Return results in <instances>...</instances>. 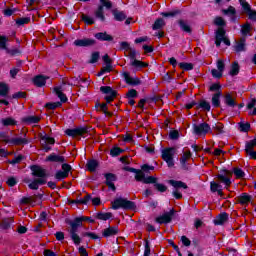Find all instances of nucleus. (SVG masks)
<instances>
[{
	"mask_svg": "<svg viewBox=\"0 0 256 256\" xmlns=\"http://www.w3.org/2000/svg\"><path fill=\"white\" fill-rule=\"evenodd\" d=\"M123 171H128V173H135L134 179L138 183H144V185H153L154 189L159 193H165L167 191V186L165 184H161L157 181L159 179L155 176H145V173L141 170H137L136 168L124 166Z\"/></svg>",
	"mask_w": 256,
	"mask_h": 256,
	"instance_id": "nucleus-1",
	"label": "nucleus"
},
{
	"mask_svg": "<svg viewBox=\"0 0 256 256\" xmlns=\"http://www.w3.org/2000/svg\"><path fill=\"white\" fill-rule=\"evenodd\" d=\"M30 171H32V177L36 178L33 180H31V178L23 179V183H26L29 189L32 191H37L41 185H46L47 177H49V174H47V170H45V168L39 165H31Z\"/></svg>",
	"mask_w": 256,
	"mask_h": 256,
	"instance_id": "nucleus-2",
	"label": "nucleus"
},
{
	"mask_svg": "<svg viewBox=\"0 0 256 256\" xmlns=\"http://www.w3.org/2000/svg\"><path fill=\"white\" fill-rule=\"evenodd\" d=\"M68 236L75 246L81 245L82 237H88L93 241L101 239V237L94 232H88V228L84 226H70V228H68Z\"/></svg>",
	"mask_w": 256,
	"mask_h": 256,
	"instance_id": "nucleus-3",
	"label": "nucleus"
},
{
	"mask_svg": "<svg viewBox=\"0 0 256 256\" xmlns=\"http://www.w3.org/2000/svg\"><path fill=\"white\" fill-rule=\"evenodd\" d=\"M233 172L227 170V168H223L219 170V173L216 175V179H218V195L219 197H223V185L227 187H231V176ZM222 183L223 185H221Z\"/></svg>",
	"mask_w": 256,
	"mask_h": 256,
	"instance_id": "nucleus-4",
	"label": "nucleus"
},
{
	"mask_svg": "<svg viewBox=\"0 0 256 256\" xmlns=\"http://www.w3.org/2000/svg\"><path fill=\"white\" fill-rule=\"evenodd\" d=\"M112 209L117 211L119 209H124V211H135L137 209V204L135 202L127 200L126 198H116L112 203Z\"/></svg>",
	"mask_w": 256,
	"mask_h": 256,
	"instance_id": "nucleus-5",
	"label": "nucleus"
},
{
	"mask_svg": "<svg viewBox=\"0 0 256 256\" xmlns=\"http://www.w3.org/2000/svg\"><path fill=\"white\" fill-rule=\"evenodd\" d=\"M175 153H177V148L175 147H167L162 149L161 157L170 168L175 167Z\"/></svg>",
	"mask_w": 256,
	"mask_h": 256,
	"instance_id": "nucleus-6",
	"label": "nucleus"
},
{
	"mask_svg": "<svg viewBox=\"0 0 256 256\" xmlns=\"http://www.w3.org/2000/svg\"><path fill=\"white\" fill-rule=\"evenodd\" d=\"M89 127L88 126H78L76 128H68L64 131L65 135L67 137H72V139H75V137H83V135H87L89 133Z\"/></svg>",
	"mask_w": 256,
	"mask_h": 256,
	"instance_id": "nucleus-7",
	"label": "nucleus"
},
{
	"mask_svg": "<svg viewBox=\"0 0 256 256\" xmlns=\"http://www.w3.org/2000/svg\"><path fill=\"white\" fill-rule=\"evenodd\" d=\"M100 92L106 95L104 97L106 104H110L112 101H115V98L118 95L117 90H114L111 86H101Z\"/></svg>",
	"mask_w": 256,
	"mask_h": 256,
	"instance_id": "nucleus-8",
	"label": "nucleus"
},
{
	"mask_svg": "<svg viewBox=\"0 0 256 256\" xmlns=\"http://www.w3.org/2000/svg\"><path fill=\"white\" fill-rule=\"evenodd\" d=\"M175 215H177V212L172 208L170 211L164 212L162 215L158 216L156 218V223L159 225H167V223H171V221H173Z\"/></svg>",
	"mask_w": 256,
	"mask_h": 256,
	"instance_id": "nucleus-9",
	"label": "nucleus"
},
{
	"mask_svg": "<svg viewBox=\"0 0 256 256\" xmlns=\"http://www.w3.org/2000/svg\"><path fill=\"white\" fill-rule=\"evenodd\" d=\"M65 223L67 225H83V223H95V219L89 216H78L74 219L66 218Z\"/></svg>",
	"mask_w": 256,
	"mask_h": 256,
	"instance_id": "nucleus-10",
	"label": "nucleus"
},
{
	"mask_svg": "<svg viewBox=\"0 0 256 256\" xmlns=\"http://www.w3.org/2000/svg\"><path fill=\"white\" fill-rule=\"evenodd\" d=\"M192 127L194 135H207L211 131V126L207 122L193 124Z\"/></svg>",
	"mask_w": 256,
	"mask_h": 256,
	"instance_id": "nucleus-11",
	"label": "nucleus"
},
{
	"mask_svg": "<svg viewBox=\"0 0 256 256\" xmlns=\"http://www.w3.org/2000/svg\"><path fill=\"white\" fill-rule=\"evenodd\" d=\"M122 77L126 83V85H130V87H137L139 85H141V79H139V77H131V73H129L128 71H124L122 73Z\"/></svg>",
	"mask_w": 256,
	"mask_h": 256,
	"instance_id": "nucleus-12",
	"label": "nucleus"
},
{
	"mask_svg": "<svg viewBox=\"0 0 256 256\" xmlns=\"http://www.w3.org/2000/svg\"><path fill=\"white\" fill-rule=\"evenodd\" d=\"M118 233V226H107L103 230H101V237L109 239L118 236Z\"/></svg>",
	"mask_w": 256,
	"mask_h": 256,
	"instance_id": "nucleus-13",
	"label": "nucleus"
},
{
	"mask_svg": "<svg viewBox=\"0 0 256 256\" xmlns=\"http://www.w3.org/2000/svg\"><path fill=\"white\" fill-rule=\"evenodd\" d=\"M105 185L113 192L117 191V187L115 186V181H117V175L111 172L105 173Z\"/></svg>",
	"mask_w": 256,
	"mask_h": 256,
	"instance_id": "nucleus-14",
	"label": "nucleus"
},
{
	"mask_svg": "<svg viewBox=\"0 0 256 256\" xmlns=\"http://www.w3.org/2000/svg\"><path fill=\"white\" fill-rule=\"evenodd\" d=\"M73 45L75 47H94V45H97V40L93 38L76 39Z\"/></svg>",
	"mask_w": 256,
	"mask_h": 256,
	"instance_id": "nucleus-15",
	"label": "nucleus"
},
{
	"mask_svg": "<svg viewBox=\"0 0 256 256\" xmlns=\"http://www.w3.org/2000/svg\"><path fill=\"white\" fill-rule=\"evenodd\" d=\"M177 25L180 31H182V33H186V35H193V27H191V24L189 23V21L184 19H179L177 21Z\"/></svg>",
	"mask_w": 256,
	"mask_h": 256,
	"instance_id": "nucleus-16",
	"label": "nucleus"
},
{
	"mask_svg": "<svg viewBox=\"0 0 256 256\" xmlns=\"http://www.w3.org/2000/svg\"><path fill=\"white\" fill-rule=\"evenodd\" d=\"M27 134H24V137H16L12 139H6L4 140L5 143H8L10 145H29V140L26 138Z\"/></svg>",
	"mask_w": 256,
	"mask_h": 256,
	"instance_id": "nucleus-17",
	"label": "nucleus"
},
{
	"mask_svg": "<svg viewBox=\"0 0 256 256\" xmlns=\"http://www.w3.org/2000/svg\"><path fill=\"white\" fill-rule=\"evenodd\" d=\"M47 79H49V76L39 74L32 79V83L36 87H45V85H47Z\"/></svg>",
	"mask_w": 256,
	"mask_h": 256,
	"instance_id": "nucleus-18",
	"label": "nucleus"
},
{
	"mask_svg": "<svg viewBox=\"0 0 256 256\" xmlns=\"http://www.w3.org/2000/svg\"><path fill=\"white\" fill-rule=\"evenodd\" d=\"M47 163H66L65 156L58 155L56 153H51L46 157Z\"/></svg>",
	"mask_w": 256,
	"mask_h": 256,
	"instance_id": "nucleus-19",
	"label": "nucleus"
},
{
	"mask_svg": "<svg viewBox=\"0 0 256 256\" xmlns=\"http://www.w3.org/2000/svg\"><path fill=\"white\" fill-rule=\"evenodd\" d=\"M54 92L57 95L58 99H60L61 106L63 105V103H67V101H69L67 95L63 93V86L55 87Z\"/></svg>",
	"mask_w": 256,
	"mask_h": 256,
	"instance_id": "nucleus-20",
	"label": "nucleus"
},
{
	"mask_svg": "<svg viewBox=\"0 0 256 256\" xmlns=\"http://www.w3.org/2000/svg\"><path fill=\"white\" fill-rule=\"evenodd\" d=\"M229 221V214L227 212L220 213L214 220V225H225Z\"/></svg>",
	"mask_w": 256,
	"mask_h": 256,
	"instance_id": "nucleus-21",
	"label": "nucleus"
},
{
	"mask_svg": "<svg viewBox=\"0 0 256 256\" xmlns=\"http://www.w3.org/2000/svg\"><path fill=\"white\" fill-rule=\"evenodd\" d=\"M24 125H35L41 121V117L39 116H26L21 119Z\"/></svg>",
	"mask_w": 256,
	"mask_h": 256,
	"instance_id": "nucleus-22",
	"label": "nucleus"
},
{
	"mask_svg": "<svg viewBox=\"0 0 256 256\" xmlns=\"http://www.w3.org/2000/svg\"><path fill=\"white\" fill-rule=\"evenodd\" d=\"M94 37L95 39H97V41H113V36H111L107 32H97L94 34Z\"/></svg>",
	"mask_w": 256,
	"mask_h": 256,
	"instance_id": "nucleus-23",
	"label": "nucleus"
},
{
	"mask_svg": "<svg viewBox=\"0 0 256 256\" xmlns=\"http://www.w3.org/2000/svg\"><path fill=\"white\" fill-rule=\"evenodd\" d=\"M221 95H223L221 91H218L212 95L211 103L214 109H218V107H221Z\"/></svg>",
	"mask_w": 256,
	"mask_h": 256,
	"instance_id": "nucleus-24",
	"label": "nucleus"
},
{
	"mask_svg": "<svg viewBox=\"0 0 256 256\" xmlns=\"http://www.w3.org/2000/svg\"><path fill=\"white\" fill-rule=\"evenodd\" d=\"M0 123L2 127H15V125H17V120L10 116L6 118H1Z\"/></svg>",
	"mask_w": 256,
	"mask_h": 256,
	"instance_id": "nucleus-25",
	"label": "nucleus"
},
{
	"mask_svg": "<svg viewBox=\"0 0 256 256\" xmlns=\"http://www.w3.org/2000/svg\"><path fill=\"white\" fill-rule=\"evenodd\" d=\"M253 199V196L249 195L248 193H242L237 200V203L240 205H249Z\"/></svg>",
	"mask_w": 256,
	"mask_h": 256,
	"instance_id": "nucleus-26",
	"label": "nucleus"
},
{
	"mask_svg": "<svg viewBox=\"0 0 256 256\" xmlns=\"http://www.w3.org/2000/svg\"><path fill=\"white\" fill-rule=\"evenodd\" d=\"M97 167H99V161L95 159H90L87 161L86 169L90 173H95V171H97Z\"/></svg>",
	"mask_w": 256,
	"mask_h": 256,
	"instance_id": "nucleus-27",
	"label": "nucleus"
},
{
	"mask_svg": "<svg viewBox=\"0 0 256 256\" xmlns=\"http://www.w3.org/2000/svg\"><path fill=\"white\" fill-rule=\"evenodd\" d=\"M95 219L99 221H109V219H113V213L111 212H97L95 214Z\"/></svg>",
	"mask_w": 256,
	"mask_h": 256,
	"instance_id": "nucleus-28",
	"label": "nucleus"
},
{
	"mask_svg": "<svg viewBox=\"0 0 256 256\" xmlns=\"http://www.w3.org/2000/svg\"><path fill=\"white\" fill-rule=\"evenodd\" d=\"M169 185L174 187V189H189V186L181 180H169Z\"/></svg>",
	"mask_w": 256,
	"mask_h": 256,
	"instance_id": "nucleus-29",
	"label": "nucleus"
},
{
	"mask_svg": "<svg viewBox=\"0 0 256 256\" xmlns=\"http://www.w3.org/2000/svg\"><path fill=\"white\" fill-rule=\"evenodd\" d=\"M224 103L226 107H231V109L237 107V102L234 100L233 96L230 93L224 96Z\"/></svg>",
	"mask_w": 256,
	"mask_h": 256,
	"instance_id": "nucleus-30",
	"label": "nucleus"
},
{
	"mask_svg": "<svg viewBox=\"0 0 256 256\" xmlns=\"http://www.w3.org/2000/svg\"><path fill=\"white\" fill-rule=\"evenodd\" d=\"M182 14H183V10L175 8V9L169 11V12H162V13H161V16H162V17H171V18H174V17H179V16H181Z\"/></svg>",
	"mask_w": 256,
	"mask_h": 256,
	"instance_id": "nucleus-31",
	"label": "nucleus"
},
{
	"mask_svg": "<svg viewBox=\"0 0 256 256\" xmlns=\"http://www.w3.org/2000/svg\"><path fill=\"white\" fill-rule=\"evenodd\" d=\"M202 109V111H207V113H209V111H211V103H209V101L202 99L199 101V103H197V110Z\"/></svg>",
	"mask_w": 256,
	"mask_h": 256,
	"instance_id": "nucleus-32",
	"label": "nucleus"
},
{
	"mask_svg": "<svg viewBox=\"0 0 256 256\" xmlns=\"http://www.w3.org/2000/svg\"><path fill=\"white\" fill-rule=\"evenodd\" d=\"M9 91H11V88L8 86L5 82H0V95L1 97H6L9 99Z\"/></svg>",
	"mask_w": 256,
	"mask_h": 256,
	"instance_id": "nucleus-33",
	"label": "nucleus"
},
{
	"mask_svg": "<svg viewBox=\"0 0 256 256\" xmlns=\"http://www.w3.org/2000/svg\"><path fill=\"white\" fill-rule=\"evenodd\" d=\"M113 17L116 21H125V19H127V14H125V12L123 11H119V10H113L112 11Z\"/></svg>",
	"mask_w": 256,
	"mask_h": 256,
	"instance_id": "nucleus-34",
	"label": "nucleus"
},
{
	"mask_svg": "<svg viewBox=\"0 0 256 256\" xmlns=\"http://www.w3.org/2000/svg\"><path fill=\"white\" fill-rule=\"evenodd\" d=\"M131 67H135V69H145L149 67V63L143 62L141 60H134L130 62Z\"/></svg>",
	"mask_w": 256,
	"mask_h": 256,
	"instance_id": "nucleus-35",
	"label": "nucleus"
},
{
	"mask_svg": "<svg viewBox=\"0 0 256 256\" xmlns=\"http://www.w3.org/2000/svg\"><path fill=\"white\" fill-rule=\"evenodd\" d=\"M239 71H241V67L239 66V62H233L232 65H231L229 75H231V77H236V75H239Z\"/></svg>",
	"mask_w": 256,
	"mask_h": 256,
	"instance_id": "nucleus-36",
	"label": "nucleus"
},
{
	"mask_svg": "<svg viewBox=\"0 0 256 256\" xmlns=\"http://www.w3.org/2000/svg\"><path fill=\"white\" fill-rule=\"evenodd\" d=\"M163 27H165V20H163V18L156 19L152 25L153 31H159V29H163Z\"/></svg>",
	"mask_w": 256,
	"mask_h": 256,
	"instance_id": "nucleus-37",
	"label": "nucleus"
},
{
	"mask_svg": "<svg viewBox=\"0 0 256 256\" xmlns=\"http://www.w3.org/2000/svg\"><path fill=\"white\" fill-rule=\"evenodd\" d=\"M239 131L241 133H249L251 129V123L249 122H239L238 123Z\"/></svg>",
	"mask_w": 256,
	"mask_h": 256,
	"instance_id": "nucleus-38",
	"label": "nucleus"
},
{
	"mask_svg": "<svg viewBox=\"0 0 256 256\" xmlns=\"http://www.w3.org/2000/svg\"><path fill=\"white\" fill-rule=\"evenodd\" d=\"M96 19H99L102 23L105 21V12L103 11V6H98L97 10L95 11Z\"/></svg>",
	"mask_w": 256,
	"mask_h": 256,
	"instance_id": "nucleus-39",
	"label": "nucleus"
},
{
	"mask_svg": "<svg viewBox=\"0 0 256 256\" xmlns=\"http://www.w3.org/2000/svg\"><path fill=\"white\" fill-rule=\"evenodd\" d=\"M241 35L243 37H247L249 33H251V24L246 22L244 25L241 26Z\"/></svg>",
	"mask_w": 256,
	"mask_h": 256,
	"instance_id": "nucleus-40",
	"label": "nucleus"
},
{
	"mask_svg": "<svg viewBox=\"0 0 256 256\" xmlns=\"http://www.w3.org/2000/svg\"><path fill=\"white\" fill-rule=\"evenodd\" d=\"M9 42V38L5 35H0V49L2 51H7L9 48L7 47V43Z\"/></svg>",
	"mask_w": 256,
	"mask_h": 256,
	"instance_id": "nucleus-41",
	"label": "nucleus"
},
{
	"mask_svg": "<svg viewBox=\"0 0 256 256\" xmlns=\"http://www.w3.org/2000/svg\"><path fill=\"white\" fill-rule=\"evenodd\" d=\"M121 153H125V150H123L119 146H114L110 149V155L112 157H119V155H121Z\"/></svg>",
	"mask_w": 256,
	"mask_h": 256,
	"instance_id": "nucleus-42",
	"label": "nucleus"
},
{
	"mask_svg": "<svg viewBox=\"0 0 256 256\" xmlns=\"http://www.w3.org/2000/svg\"><path fill=\"white\" fill-rule=\"evenodd\" d=\"M239 3L244 11V13H247V15L250 14L251 10V4L247 2V0H239Z\"/></svg>",
	"mask_w": 256,
	"mask_h": 256,
	"instance_id": "nucleus-43",
	"label": "nucleus"
},
{
	"mask_svg": "<svg viewBox=\"0 0 256 256\" xmlns=\"http://www.w3.org/2000/svg\"><path fill=\"white\" fill-rule=\"evenodd\" d=\"M8 99H27V92L18 91L11 96H8Z\"/></svg>",
	"mask_w": 256,
	"mask_h": 256,
	"instance_id": "nucleus-44",
	"label": "nucleus"
},
{
	"mask_svg": "<svg viewBox=\"0 0 256 256\" xmlns=\"http://www.w3.org/2000/svg\"><path fill=\"white\" fill-rule=\"evenodd\" d=\"M29 23H31V17H22L16 19V25H18V27H23V25H27Z\"/></svg>",
	"mask_w": 256,
	"mask_h": 256,
	"instance_id": "nucleus-45",
	"label": "nucleus"
},
{
	"mask_svg": "<svg viewBox=\"0 0 256 256\" xmlns=\"http://www.w3.org/2000/svg\"><path fill=\"white\" fill-rule=\"evenodd\" d=\"M178 67H180V69H183V71H193V63H188V62H180L178 64Z\"/></svg>",
	"mask_w": 256,
	"mask_h": 256,
	"instance_id": "nucleus-46",
	"label": "nucleus"
},
{
	"mask_svg": "<svg viewBox=\"0 0 256 256\" xmlns=\"http://www.w3.org/2000/svg\"><path fill=\"white\" fill-rule=\"evenodd\" d=\"M107 103H102L101 105H100V109H99V111H102V113H104V115L106 116V117H113V113L112 112H109V108L107 107Z\"/></svg>",
	"mask_w": 256,
	"mask_h": 256,
	"instance_id": "nucleus-47",
	"label": "nucleus"
},
{
	"mask_svg": "<svg viewBox=\"0 0 256 256\" xmlns=\"http://www.w3.org/2000/svg\"><path fill=\"white\" fill-rule=\"evenodd\" d=\"M212 129H214L215 131H217V133H219L220 135H223V133H225V126L223 125V123L221 122H218V123H215L213 126H212Z\"/></svg>",
	"mask_w": 256,
	"mask_h": 256,
	"instance_id": "nucleus-48",
	"label": "nucleus"
},
{
	"mask_svg": "<svg viewBox=\"0 0 256 256\" xmlns=\"http://www.w3.org/2000/svg\"><path fill=\"white\" fill-rule=\"evenodd\" d=\"M6 53L10 55V57H19L21 55V50L19 48L6 49Z\"/></svg>",
	"mask_w": 256,
	"mask_h": 256,
	"instance_id": "nucleus-49",
	"label": "nucleus"
},
{
	"mask_svg": "<svg viewBox=\"0 0 256 256\" xmlns=\"http://www.w3.org/2000/svg\"><path fill=\"white\" fill-rule=\"evenodd\" d=\"M226 31H225V28L223 27H219L216 32H215V39H220V40H223V38L225 37L226 35Z\"/></svg>",
	"mask_w": 256,
	"mask_h": 256,
	"instance_id": "nucleus-50",
	"label": "nucleus"
},
{
	"mask_svg": "<svg viewBox=\"0 0 256 256\" xmlns=\"http://www.w3.org/2000/svg\"><path fill=\"white\" fill-rule=\"evenodd\" d=\"M222 12L228 17H231L232 15H237V10L233 6H229L227 9H223Z\"/></svg>",
	"mask_w": 256,
	"mask_h": 256,
	"instance_id": "nucleus-51",
	"label": "nucleus"
},
{
	"mask_svg": "<svg viewBox=\"0 0 256 256\" xmlns=\"http://www.w3.org/2000/svg\"><path fill=\"white\" fill-rule=\"evenodd\" d=\"M214 25H216V27H225V25H227V22H225V19H223V17L221 16H217L214 19Z\"/></svg>",
	"mask_w": 256,
	"mask_h": 256,
	"instance_id": "nucleus-52",
	"label": "nucleus"
},
{
	"mask_svg": "<svg viewBox=\"0 0 256 256\" xmlns=\"http://www.w3.org/2000/svg\"><path fill=\"white\" fill-rule=\"evenodd\" d=\"M46 109L53 111L59 107H61V102H48L45 104Z\"/></svg>",
	"mask_w": 256,
	"mask_h": 256,
	"instance_id": "nucleus-53",
	"label": "nucleus"
},
{
	"mask_svg": "<svg viewBox=\"0 0 256 256\" xmlns=\"http://www.w3.org/2000/svg\"><path fill=\"white\" fill-rule=\"evenodd\" d=\"M55 179L56 181H63V179H67V177H69L65 172H63V170H58L55 173Z\"/></svg>",
	"mask_w": 256,
	"mask_h": 256,
	"instance_id": "nucleus-54",
	"label": "nucleus"
},
{
	"mask_svg": "<svg viewBox=\"0 0 256 256\" xmlns=\"http://www.w3.org/2000/svg\"><path fill=\"white\" fill-rule=\"evenodd\" d=\"M137 97H139V92L133 88L126 93V99H137Z\"/></svg>",
	"mask_w": 256,
	"mask_h": 256,
	"instance_id": "nucleus-55",
	"label": "nucleus"
},
{
	"mask_svg": "<svg viewBox=\"0 0 256 256\" xmlns=\"http://www.w3.org/2000/svg\"><path fill=\"white\" fill-rule=\"evenodd\" d=\"M233 173L236 179H243L245 177V172L241 168H233Z\"/></svg>",
	"mask_w": 256,
	"mask_h": 256,
	"instance_id": "nucleus-56",
	"label": "nucleus"
},
{
	"mask_svg": "<svg viewBox=\"0 0 256 256\" xmlns=\"http://www.w3.org/2000/svg\"><path fill=\"white\" fill-rule=\"evenodd\" d=\"M82 21L85 23V25H95V19L85 14L82 15Z\"/></svg>",
	"mask_w": 256,
	"mask_h": 256,
	"instance_id": "nucleus-57",
	"label": "nucleus"
},
{
	"mask_svg": "<svg viewBox=\"0 0 256 256\" xmlns=\"http://www.w3.org/2000/svg\"><path fill=\"white\" fill-rule=\"evenodd\" d=\"M131 44L127 41L120 42V48L119 51H131Z\"/></svg>",
	"mask_w": 256,
	"mask_h": 256,
	"instance_id": "nucleus-58",
	"label": "nucleus"
},
{
	"mask_svg": "<svg viewBox=\"0 0 256 256\" xmlns=\"http://www.w3.org/2000/svg\"><path fill=\"white\" fill-rule=\"evenodd\" d=\"M99 57H101V54L99 52H93L91 54V58L90 60L88 61V63L90 64H95L97 63V61H99Z\"/></svg>",
	"mask_w": 256,
	"mask_h": 256,
	"instance_id": "nucleus-59",
	"label": "nucleus"
},
{
	"mask_svg": "<svg viewBox=\"0 0 256 256\" xmlns=\"http://www.w3.org/2000/svg\"><path fill=\"white\" fill-rule=\"evenodd\" d=\"M18 183L19 181L17 180V178H15V176H10L6 181L8 187H15V185H17Z\"/></svg>",
	"mask_w": 256,
	"mask_h": 256,
	"instance_id": "nucleus-60",
	"label": "nucleus"
},
{
	"mask_svg": "<svg viewBox=\"0 0 256 256\" xmlns=\"http://www.w3.org/2000/svg\"><path fill=\"white\" fill-rule=\"evenodd\" d=\"M100 7H102V9H104V7L106 9H112L113 7V2H111V0H100Z\"/></svg>",
	"mask_w": 256,
	"mask_h": 256,
	"instance_id": "nucleus-61",
	"label": "nucleus"
},
{
	"mask_svg": "<svg viewBox=\"0 0 256 256\" xmlns=\"http://www.w3.org/2000/svg\"><path fill=\"white\" fill-rule=\"evenodd\" d=\"M143 256H151V244L148 240L144 241V255Z\"/></svg>",
	"mask_w": 256,
	"mask_h": 256,
	"instance_id": "nucleus-62",
	"label": "nucleus"
},
{
	"mask_svg": "<svg viewBox=\"0 0 256 256\" xmlns=\"http://www.w3.org/2000/svg\"><path fill=\"white\" fill-rule=\"evenodd\" d=\"M211 75L214 79H221V77H223V72L221 70L212 69Z\"/></svg>",
	"mask_w": 256,
	"mask_h": 256,
	"instance_id": "nucleus-63",
	"label": "nucleus"
},
{
	"mask_svg": "<svg viewBox=\"0 0 256 256\" xmlns=\"http://www.w3.org/2000/svg\"><path fill=\"white\" fill-rule=\"evenodd\" d=\"M245 151H246V153H248L250 155L251 159L256 160V151L253 150V147L248 148L247 147V142H246V146H245Z\"/></svg>",
	"mask_w": 256,
	"mask_h": 256,
	"instance_id": "nucleus-64",
	"label": "nucleus"
}]
</instances>
